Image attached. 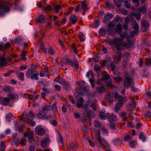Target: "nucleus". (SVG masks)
Masks as SVG:
<instances>
[{
	"label": "nucleus",
	"mask_w": 151,
	"mask_h": 151,
	"mask_svg": "<svg viewBox=\"0 0 151 151\" xmlns=\"http://www.w3.org/2000/svg\"><path fill=\"white\" fill-rule=\"evenodd\" d=\"M108 42L110 45H114L116 47V50L118 51H120L122 47L128 46L127 43H124L122 40L119 38L117 39L115 37L113 40H109Z\"/></svg>",
	"instance_id": "nucleus-1"
},
{
	"label": "nucleus",
	"mask_w": 151,
	"mask_h": 151,
	"mask_svg": "<svg viewBox=\"0 0 151 151\" xmlns=\"http://www.w3.org/2000/svg\"><path fill=\"white\" fill-rule=\"evenodd\" d=\"M115 97L116 100L117 101V103L115 106V110L116 112H117L120 107L123 106V103L127 101V98L126 97L123 98L121 95L117 93L115 94Z\"/></svg>",
	"instance_id": "nucleus-2"
},
{
	"label": "nucleus",
	"mask_w": 151,
	"mask_h": 151,
	"mask_svg": "<svg viewBox=\"0 0 151 151\" xmlns=\"http://www.w3.org/2000/svg\"><path fill=\"white\" fill-rule=\"evenodd\" d=\"M10 10L7 3L0 0V16H3L6 12H9Z\"/></svg>",
	"instance_id": "nucleus-3"
},
{
	"label": "nucleus",
	"mask_w": 151,
	"mask_h": 151,
	"mask_svg": "<svg viewBox=\"0 0 151 151\" xmlns=\"http://www.w3.org/2000/svg\"><path fill=\"white\" fill-rule=\"evenodd\" d=\"M96 141L98 142L101 146L104 147L108 144L104 139L101 137L100 132L99 130L97 131L95 134Z\"/></svg>",
	"instance_id": "nucleus-4"
},
{
	"label": "nucleus",
	"mask_w": 151,
	"mask_h": 151,
	"mask_svg": "<svg viewBox=\"0 0 151 151\" xmlns=\"http://www.w3.org/2000/svg\"><path fill=\"white\" fill-rule=\"evenodd\" d=\"M0 65L3 67L7 65L8 63L11 60V58L9 57H5L3 55L0 58Z\"/></svg>",
	"instance_id": "nucleus-5"
},
{
	"label": "nucleus",
	"mask_w": 151,
	"mask_h": 151,
	"mask_svg": "<svg viewBox=\"0 0 151 151\" xmlns=\"http://www.w3.org/2000/svg\"><path fill=\"white\" fill-rule=\"evenodd\" d=\"M36 69L35 66L34 65L31 66L30 68H28L26 73V76L27 78L30 77L35 72H36Z\"/></svg>",
	"instance_id": "nucleus-6"
},
{
	"label": "nucleus",
	"mask_w": 151,
	"mask_h": 151,
	"mask_svg": "<svg viewBox=\"0 0 151 151\" xmlns=\"http://www.w3.org/2000/svg\"><path fill=\"white\" fill-rule=\"evenodd\" d=\"M34 135V133L33 131H30L25 133L24 137L27 139L29 142L32 143L34 141L33 138Z\"/></svg>",
	"instance_id": "nucleus-7"
},
{
	"label": "nucleus",
	"mask_w": 151,
	"mask_h": 151,
	"mask_svg": "<svg viewBox=\"0 0 151 151\" xmlns=\"http://www.w3.org/2000/svg\"><path fill=\"white\" fill-rule=\"evenodd\" d=\"M124 87H129L131 85H132V79L129 77H126L124 81Z\"/></svg>",
	"instance_id": "nucleus-8"
},
{
	"label": "nucleus",
	"mask_w": 151,
	"mask_h": 151,
	"mask_svg": "<svg viewBox=\"0 0 151 151\" xmlns=\"http://www.w3.org/2000/svg\"><path fill=\"white\" fill-rule=\"evenodd\" d=\"M35 132L36 134L39 135H42L45 133V131L41 126H37L35 128Z\"/></svg>",
	"instance_id": "nucleus-9"
},
{
	"label": "nucleus",
	"mask_w": 151,
	"mask_h": 151,
	"mask_svg": "<svg viewBox=\"0 0 151 151\" xmlns=\"http://www.w3.org/2000/svg\"><path fill=\"white\" fill-rule=\"evenodd\" d=\"M109 115V114L106 113L105 111H101L99 114V117L100 119L102 120L106 119Z\"/></svg>",
	"instance_id": "nucleus-10"
},
{
	"label": "nucleus",
	"mask_w": 151,
	"mask_h": 151,
	"mask_svg": "<svg viewBox=\"0 0 151 151\" xmlns=\"http://www.w3.org/2000/svg\"><path fill=\"white\" fill-rule=\"evenodd\" d=\"M105 98L106 100L109 101L111 102L113 100L114 97L113 94L107 92L105 94Z\"/></svg>",
	"instance_id": "nucleus-11"
},
{
	"label": "nucleus",
	"mask_w": 151,
	"mask_h": 151,
	"mask_svg": "<svg viewBox=\"0 0 151 151\" xmlns=\"http://www.w3.org/2000/svg\"><path fill=\"white\" fill-rule=\"evenodd\" d=\"M135 103L134 101L129 102L126 106V109L128 111H130L135 107Z\"/></svg>",
	"instance_id": "nucleus-12"
},
{
	"label": "nucleus",
	"mask_w": 151,
	"mask_h": 151,
	"mask_svg": "<svg viewBox=\"0 0 151 151\" xmlns=\"http://www.w3.org/2000/svg\"><path fill=\"white\" fill-rule=\"evenodd\" d=\"M49 142V139L47 138H45L41 142V146L44 147H48V144Z\"/></svg>",
	"instance_id": "nucleus-13"
},
{
	"label": "nucleus",
	"mask_w": 151,
	"mask_h": 151,
	"mask_svg": "<svg viewBox=\"0 0 151 151\" xmlns=\"http://www.w3.org/2000/svg\"><path fill=\"white\" fill-rule=\"evenodd\" d=\"M35 21L37 23H42L45 20L44 17L43 15H41L39 17L35 19Z\"/></svg>",
	"instance_id": "nucleus-14"
},
{
	"label": "nucleus",
	"mask_w": 151,
	"mask_h": 151,
	"mask_svg": "<svg viewBox=\"0 0 151 151\" xmlns=\"http://www.w3.org/2000/svg\"><path fill=\"white\" fill-rule=\"evenodd\" d=\"M97 90L99 94H101L107 91L106 89L103 85H101V86L97 87Z\"/></svg>",
	"instance_id": "nucleus-15"
},
{
	"label": "nucleus",
	"mask_w": 151,
	"mask_h": 151,
	"mask_svg": "<svg viewBox=\"0 0 151 151\" xmlns=\"http://www.w3.org/2000/svg\"><path fill=\"white\" fill-rule=\"evenodd\" d=\"M110 76L108 73L106 72H104L102 73V80L106 81L110 78Z\"/></svg>",
	"instance_id": "nucleus-16"
},
{
	"label": "nucleus",
	"mask_w": 151,
	"mask_h": 151,
	"mask_svg": "<svg viewBox=\"0 0 151 151\" xmlns=\"http://www.w3.org/2000/svg\"><path fill=\"white\" fill-rule=\"evenodd\" d=\"M26 116H27L26 118L29 120L28 121H29L30 122H31L33 119V118L35 117L33 113L31 111H30L28 114Z\"/></svg>",
	"instance_id": "nucleus-17"
},
{
	"label": "nucleus",
	"mask_w": 151,
	"mask_h": 151,
	"mask_svg": "<svg viewBox=\"0 0 151 151\" xmlns=\"http://www.w3.org/2000/svg\"><path fill=\"white\" fill-rule=\"evenodd\" d=\"M83 101V99L81 97L77 101L76 105L78 108H81L82 106Z\"/></svg>",
	"instance_id": "nucleus-18"
},
{
	"label": "nucleus",
	"mask_w": 151,
	"mask_h": 151,
	"mask_svg": "<svg viewBox=\"0 0 151 151\" xmlns=\"http://www.w3.org/2000/svg\"><path fill=\"white\" fill-rule=\"evenodd\" d=\"M83 114L85 116L89 118L90 117L91 114L93 115L94 116V112L93 111H91V110H85L84 111Z\"/></svg>",
	"instance_id": "nucleus-19"
},
{
	"label": "nucleus",
	"mask_w": 151,
	"mask_h": 151,
	"mask_svg": "<svg viewBox=\"0 0 151 151\" xmlns=\"http://www.w3.org/2000/svg\"><path fill=\"white\" fill-rule=\"evenodd\" d=\"M46 112L42 109L40 110L37 114L38 117L40 118H43L45 115Z\"/></svg>",
	"instance_id": "nucleus-20"
},
{
	"label": "nucleus",
	"mask_w": 151,
	"mask_h": 151,
	"mask_svg": "<svg viewBox=\"0 0 151 151\" xmlns=\"http://www.w3.org/2000/svg\"><path fill=\"white\" fill-rule=\"evenodd\" d=\"M77 19L76 16L72 15L70 17V22L73 24H74L76 23Z\"/></svg>",
	"instance_id": "nucleus-21"
},
{
	"label": "nucleus",
	"mask_w": 151,
	"mask_h": 151,
	"mask_svg": "<svg viewBox=\"0 0 151 151\" xmlns=\"http://www.w3.org/2000/svg\"><path fill=\"white\" fill-rule=\"evenodd\" d=\"M116 29L115 28H109L108 30V34L111 36H113L115 34Z\"/></svg>",
	"instance_id": "nucleus-22"
},
{
	"label": "nucleus",
	"mask_w": 151,
	"mask_h": 151,
	"mask_svg": "<svg viewBox=\"0 0 151 151\" xmlns=\"http://www.w3.org/2000/svg\"><path fill=\"white\" fill-rule=\"evenodd\" d=\"M116 117L114 115H111L109 116V121L111 123H114L116 121Z\"/></svg>",
	"instance_id": "nucleus-23"
},
{
	"label": "nucleus",
	"mask_w": 151,
	"mask_h": 151,
	"mask_svg": "<svg viewBox=\"0 0 151 151\" xmlns=\"http://www.w3.org/2000/svg\"><path fill=\"white\" fill-rule=\"evenodd\" d=\"M10 99L8 97L4 98L2 101V104L3 105H7L9 103Z\"/></svg>",
	"instance_id": "nucleus-24"
},
{
	"label": "nucleus",
	"mask_w": 151,
	"mask_h": 151,
	"mask_svg": "<svg viewBox=\"0 0 151 151\" xmlns=\"http://www.w3.org/2000/svg\"><path fill=\"white\" fill-rule=\"evenodd\" d=\"M81 7L83 10L86 11L88 9L87 5L86 3V1H82L81 2Z\"/></svg>",
	"instance_id": "nucleus-25"
},
{
	"label": "nucleus",
	"mask_w": 151,
	"mask_h": 151,
	"mask_svg": "<svg viewBox=\"0 0 151 151\" xmlns=\"http://www.w3.org/2000/svg\"><path fill=\"white\" fill-rule=\"evenodd\" d=\"M43 110L45 111H49L51 109V106L49 104H44L42 109Z\"/></svg>",
	"instance_id": "nucleus-26"
},
{
	"label": "nucleus",
	"mask_w": 151,
	"mask_h": 151,
	"mask_svg": "<svg viewBox=\"0 0 151 151\" xmlns=\"http://www.w3.org/2000/svg\"><path fill=\"white\" fill-rule=\"evenodd\" d=\"M113 143L115 145H119L122 144V141L119 138H116L113 140Z\"/></svg>",
	"instance_id": "nucleus-27"
},
{
	"label": "nucleus",
	"mask_w": 151,
	"mask_h": 151,
	"mask_svg": "<svg viewBox=\"0 0 151 151\" xmlns=\"http://www.w3.org/2000/svg\"><path fill=\"white\" fill-rule=\"evenodd\" d=\"M117 30L116 32L118 34H121L122 32V25L119 23L116 25Z\"/></svg>",
	"instance_id": "nucleus-28"
},
{
	"label": "nucleus",
	"mask_w": 151,
	"mask_h": 151,
	"mask_svg": "<svg viewBox=\"0 0 151 151\" xmlns=\"http://www.w3.org/2000/svg\"><path fill=\"white\" fill-rule=\"evenodd\" d=\"M36 73L32 75L30 77L32 79L38 80V77L37 76L39 75V73L38 71H36Z\"/></svg>",
	"instance_id": "nucleus-29"
},
{
	"label": "nucleus",
	"mask_w": 151,
	"mask_h": 151,
	"mask_svg": "<svg viewBox=\"0 0 151 151\" xmlns=\"http://www.w3.org/2000/svg\"><path fill=\"white\" fill-rule=\"evenodd\" d=\"M7 97L9 99L10 101L11 100L14 99H15L18 96L14 94L10 93L7 95Z\"/></svg>",
	"instance_id": "nucleus-30"
},
{
	"label": "nucleus",
	"mask_w": 151,
	"mask_h": 151,
	"mask_svg": "<svg viewBox=\"0 0 151 151\" xmlns=\"http://www.w3.org/2000/svg\"><path fill=\"white\" fill-rule=\"evenodd\" d=\"M0 46H1V50L2 49H6L10 46V44L9 42H7L4 45H3L1 43L0 44Z\"/></svg>",
	"instance_id": "nucleus-31"
},
{
	"label": "nucleus",
	"mask_w": 151,
	"mask_h": 151,
	"mask_svg": "<svg viewBox=\"0 0 151 151\" xmlns=\"http://www.w3.org/2000/svg\"><path fill=\"white\" fill-rule=\"evenodd\" d=\"M112 17V15L111 14L108 13L107 14H105L104 15V18L106 20L105 22L109 19H111Z\"/></svg>",
	"instance_id": "nucleus-32"
},
{
	"label": "nucleus",
	"mask_w": 151,
	"mask_h": 151,
	"mask_svg": "<svg viewBox=\"0 0 151 151\" xmlns=\"http://www.w3.org/2000/svg\"><path fill=\"white\" fill-rule=\"evenodd\" d=\"M139 138L140 139L142 140V141L144 142L146 141V137L144 135L143 132H140L139 135Z\"/></svg>",
	"instance_id": "nucleus-33"
},
{
	"label": "nucleus",
	"mask_w": 151,
	"mask_h": 151,
	"mask_svg": "<svg viewBox=\"0 0 151 151\" xmlns=\"http://www.w3.org/2000/svg\"><path fill=\"white\" fill-rule=\"evenodd\" d=\"M99 33L101 36H104L106 34V31L104 28L100 29L99 30Z\"/></svg>",
	"instance_id": "nucleus-34"
},
{
	"label": "nucleus",
	"mask_w": 151,
	"mask_h": 151,
	"mask_svg": "<svg viewBox=\"0 0 151 151\" xmlns=\"http://www.w3.org/2000/svg\"><path fill=\"white\" fill-rule=\"evenodd\" d=\"M120 39L123 41V39L125 38L128 37V34L127 32L125 31V32L122 33V34H120Z\"/></svg>",
	"instance_id": "nucleus-35"
},
{
	"label": "nucleus",
	"mask_w": 151,
	"mask_h": 151,
	"mask_svg": "<svg viewBox=\"0 0 151 151\" xmlns=\"http://www.w3.org/2000/svg\"><path fill=\"white\" fill-rule=\"evenodd\" d=\"M106 86L108 87H110L111 88L116 87V86L113 84L111 81H109L106 82Z\"/></svg>",
	"instance_id": "nucleus-36"
},
{
	"label": "nucleus",
	"mask_w": 151,
	"mask_h": 151,
	"mask_svg": "<svg viewBox=\"0 0 151 151\" xmlns=\"http://www.w3.org/2000/svg\"><path fill=\"white\" fill-rule=\"evenodd\" d=\"M121 117L124 121L126 120L127 119V113L125 112H122L121 113Z\"/></svg>",
	"instance_id": "nucleus-37"
},
{
	"label": "nucleus",
	"mask_w": 151,
	"mask_h": 151,
	"mask_svg": "<svg viewBox=\"0 0 151 151\" xmlns=\"http://www.w3.org/2000/svg\"><path fill=\"white\" fill-rule=\"evenodd\" d=\"M14 41L16 43L19 44L22 43V39L20 37H17L14 39Z\"/></svg>",
	"instance_id": "nucleus-38"
},
{
	"label": "nucleus",
	"mask_w": 151,
	"mask_h": 151,
	"mask_svg": "<svg viewBox=\"0 0 151 151\" xmlns=\"http://www.w3.org/2000/svg\"><path fill=\"white\" fill-rule=\"evenodd\" d=\"M110 62H111V59L110 58H108L104 61H103V63H102V65L103 66H105L106 65H108Z\"/></svg>",
	"instance_id": "nucleus-39"
},
{
	"label": "nucleus",
	"mask_w": 151,
	"mask_h": 151,
	"mask_svg": "<svg viewBox=\"0 0 151 151\" xmlns=\"http://www.w3.org/2000/svg\"><path fill=\"white\" fill-rule=\"evenodd\" d=\"M115 5L117 7H120L122 5V3L120 0H114Z\"/></svg>",
	"instance_id": "nucleus-40"
},
{
	"label": "nucleus",
	"mask_w": 151,
	"mask_h": 151,
	"mask_svg": "<svg viewBox=\"0 0 151 151\" xmlns=\"http://www.w3.org/2000/svg\"><path fill=\"white\" fill-rule=\"evenodd\" d=\"M79 38L81 42H83L85 39V36L83 33H80L79 35Z\"/></svg>",
	"instance_id": "nucleus-41"
},
{
	"label": "nucleus",
	"mask_w": 151,
	"mask_h": 151,
	"mask_svg": "<svg viewBox=\"0 0 151 151\" xmlns=\"http://www.w3.org/2000/svg\"><path fill=\"white\" fill-rule=\"evenodd\" d=\"M113 79L115 81L118 83L121 82L123 80V78L120 76L114 77L113 78Z\"/></svg>",
	"instance_id": "nucleus-42"
},
{
	"label": "nucleus",
	"mask_w": 151,
	"mask_h": 151,
	"mask_svg": "<svg viewBox=\"0 0 151 151\" xmlns=\"http://www.w3.org/2000/svg\"><path fill=\"white\" fill-rule=\"evenodd\" d=\"M115 58L117 61H120L122 58V54L121 53L117 52Z\"/></svg>",
	"instance_id": "nucleus-43"
},
{
	"label": "nucleus",
	"mask_w": 151,
	"mask_h": 151,
	"mask_svg": "<svg viewBox=\"0 0 151 151\" xmlns=\"http://www.w3.org/2000/svg\"><path fill=\"white\" fill-rule=\"evenodd\" d=\"M90 107L93 110L95 111L96 110L95 107H96V104L94 101H92L91 102L89 103Z\"/></svg>",
	"instance_id": "nucleus-44"
},
{
	"label": "nucleus",
	"mask_w": 151,
	"mask_h": 151,
	"mask_svg": "<svg viewBox=\"0 0 151 151\" xmlns=\"http://www.w3.org/2000/svg\"><path fill=\"white\" fill-rule=\"evenodd\" d=\"M146 8L145 6H142L141 8L138 9V11L141 12H142L143 13H145L146 12Z\"/></svg>",
	"instance_id": "nucleus-45"
},
{
	"label": "nucleus",
	"mask_w": 151,
	"mask_h": 151,
	"mask_svg": "<svg viewBox=\"0 0 151 151\" xmlns=\"http://www.w3.org/2000/svg\"><path fill=\"white\" fill-rule=\"evenodd\" d=\"M3 90L4 91L6 92H9L13 90L12 88L9 86H7L5 87Z\"/></svg>",
	"instance_id": "nucleus-46"
},
{
	"label": "nucleus",
	"mask_w": 151,
	"mask_h": 151,
	"mask_svg": "<svg viewBox=\"0 0 151 151\" xmlns=\"http://www.w3.org/2000/svg\"><path fill=\"white\" fill-rule=\"evenodd\" d=\"M94 124L96 127H100L101 126V123L97 120H95L94 122Z\"/></svg>",
	"instance_id": "nucleus-47"
},
{
	"label": "nucleus",
	"mask_w": 151,
	"mask_h": 151,
	"mask_svg": "<svg viewBox=\"0 0 151 151\" xmlns=\"http://www.w3.org/2000/svg\"><path fill=\"white\" fill-rule=\"evenodd\" d=\"M52 110L54 112H56L58 111V108L57 105L55 104H52Z\"/></svg>",
	"instance_id": "nucleus-48"
},
{
	"label": "nucleus",
	"mask_w": 151,
	"mask_h": 151,
	"mask_svg": "<svg viewBox=\"0 0 151 151\" xmlns=\"http://www.w3.org/2000/svg\"><path fill=\"white\" fill-rule=\"evenodd\" d=\"M6 146L5 145V144L4 142H2L0 144V150L1 151H4L5 148Z\"/></svg>",
	"instance_id": "nucleus-49"
},
{
	"label": "nucleus",
	"mask_w": 151,
	"mask_h": 151,
	"mask_svg": "<svg viewBox=\"0 0 151 151\" xmlns=\"http://www.w3.org/2000/svg\"><path fill=\"white\" fill-rule=\"evenodd\" d=\"M132 137L130 135H127L124 137V139L125 141H128L132 139Z\"/></svg>",
	"instance_id": "nucleus-50"
},
{
	"label": "nucleus",
	"mask_w": 151,
	"mask_h": 151,
	"mask_svg": "<svg viewBox=\"0 0 151 151\" xmlns=\"http://www.w3.org/2000/svg\"><path fill=\"white\" fill-rule=\"evenodd\" d=\"M52 9L51 6L50 5H48L46 7H44L43 8V10L45 11H47L51 10Z\"/></svg>",
	"instance_id": "nucleus-51"
},
{
	"label": "nucleus",
	"mask_w": 151,
	"mask_h": 151,
	"mask_svg": "<svg viewBox=\"0 0 151 151\" xmlns=\"http://www.w3.org/2000/svg\"><path fill=\"white\" fill-rule=\"evenodd\" d=\"M70 146L72 149L75 150L77 147V144L76 142H72L70 144Z\"/></svg>",
	"instance_id": "nucleus-52"
},
{
	"label": "nucleus",
	"mask_w": 151,
	"mask_h": 151,
	"mask_svg": "<svg viewBox=\"0 0 151 151\" xmlns=\"http://www.w3.org/2000/svg\"><path fill=\"white\" fill-rule=\"evenodd\" d=\"M142 24L143 27L145 28L149 26V24L147 22L145 21H143L142 23Z\"/></svg>",
	"instance_id": "nucleus-53"
},
{
	"label": "nucleus",
	"mask_w": 151,
	"mask_h": 151,
	"mask_svg": "<svg viewBox=\"0 0 151 151\" xmlns=\"http://www.w3.org/2000/svg\"><path fill=\"white\" fill-rule=\"evenodd\" d=\"M18 77L22 81H23L24 79V75L23 73L21 72L18 75Z\"/></svg>",
	"instance_id": "nucleus-54"
},
{
	"label": "nucleus",
	"mask_w": 151,
	"mask_h": 151,
	"mask_svg": "<svg viewBox=\"0 0 151 151\" xmlns=\"http://www.w3.org/2000/svg\"><path fill=\"white\" fill-rule=\"evenodd\" d=\"M132 27L135 31L138 32L139 29V27L138 25L137 24L136 22L133 24Z\"/></svg>",
	"instance_id": "nucleus-55"
},
{
	"label": "nucleus",
	"mask_w": 151,
	"mask_h": 151,
	"mask_svg": "<svg viewBox=\"0 0 151 151\" xmlns=\"http://www.w3.org/2000/svg\"><path fill=\"white\" fill-rule=\"evenodd\" d=\"M48 53L50 54L53 55L55 53L52 47L49 48L48 49Z\"/></svg>",
	"instance_id": "nucleus-56"
},
{
	"label": "nucleus",
	"mask_w": 151,
	"mask_h": 151,
	"mask_svg": "<svg viewBox=\"0 0 151 151\" xmlns=\"http://www.w3.org/2000/svg\"><path fill=\"white\" fill-rule=\"evenodd\" d=\"M12 115L11 114H9L6 116V119L8 121H10L12 120Z\"/></svg>",
	"instance_id": "nucleus-57"
},
{
	"label": "nucleus",
	"mask_w": 151,
	"mask_h": 151,
	"mask_svg": "<svg viewBox=\"0 0 151 151\" xmlns=\"http://www.w3.org/2000/svg\"><path fill=\"white\" fill-rule=\"evenodd\" d=\"M110 128L112 130L116 129V127L115 124L114 123H111L109 125Z\"/></svg>",
	"instance_id": "nucleus-58"
},
{
	"label": "nucleus",
	"mask_w": 151,
	"mask_h": 151,
	"mask_svg": "<svg viewBox=\"0 0 151 151\" xmlns=\"http://www.w3.org/2000/svg\"><path fill=\"white\" fill-rule=\"evenodd\" d=\"M133 15L136 16V19L137 20H139L140 19V16H141V14L140 13L138 12L137 13H134Z\"/></svg>",
	"instance_id": "nucleus-59"
},
{
	"label": "nucleus",
	"mask_w": 151,
	"mask_h": 151,
	"mask_svg": "<svg viewBox=\"0 0 151 151\" xmlns=\"http://www.w3.org/2000/svg\"><path fill=\"white\" fill-rule=\"evenodd\" d=\"M145 60L147 65H151V58H146L145 59Z\"/></svg>",
	"instance_id": "nucleus-60"
},
{
	"label": "nucleus",
	"mask_w": 151,
	"mask_h": 151,
	"mask_svg": "<svg viewBox=\"0 0 151 151\" xmlns=\"http://www.w3.org/2000/svg\"><path fill=\"white\" fill-rule=\"evenodd\" d=\"M62 6L60 5H56L55 7V11L56 12H58L59 9L62 8Z\"/></svg>",
	"instance_id": "nucleus-61"
},
{
	"label": "nucleus",
	"mask_w": 151,
	"mask_h": 151,
	"mask_svg": "<svg viewBox=\"0 0 151 151\" xmlns=\"http://www.w3.org/2000/svg\"><path fill=\"white\" fill-rule=\"evenodd\" d=\"M138 32L136 31H133L131 32L130 33V36L131 37H134L136 35H137Z\"/></svg>",
	"instance_id": "nucleus-62"
},
{
	"label": "nucleus",
	"mask_w": 151,
	"mask_h": 151,
	"mask_svg": "<svg viewBox=\"0 0 151 151\" xmlns=\"http://www.w3.org/2000/svg\"><path fill=\"white\" fill-rule=\"evenodd\" d=\"M90 75H91V77L93 78V77H94V74L92 71H90L88 72L86 74V77H88Z\"/></svg>",
	"instance_id": "nucleus-63"
},
{
	"label": "nucleus",
	"mask_w": 151,
	"mask_h": 151,
	"mask_svg": "<svg viewBox=\"0 0 151 151\" xmlns=\"http://www.w3.org/2000/svg\"><path fill=\"white\" fill-rule=\"evenodd\" d=\"M110 66L111 67V70H114L116 68V66L114 65L113 62H111Z\"/></svg>",
	"instance_id": "nucleus-64"
}]
</instances>
